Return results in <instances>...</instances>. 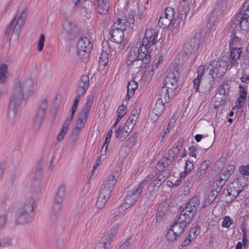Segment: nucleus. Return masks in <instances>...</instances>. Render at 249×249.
<instances>
[{
    "label": "nucleus",
    "mask_w": 249,
    "mask_h": 249,
    "mask_svg": "<svg viewBox=\"0 0 249 249\" xmlns=\"http://www.w3.org/2000/svg\"><path fill=\"white\" fill-rule=\"evenodd\" d=\"M159 33L151 28L146 30L142 41L130 48L128 53L126 65L129 70L135 71L150 60L151 46L157 41Z\"/></svg>",
    "instance_id": "f257e3e1"
},
{
    "label": "nucleus",
    "mask_w": 249,
    "mask_h": 249,
    "mask_svg": "<svg viewBox=\"0 0 249 249\" xmlns=\"http://www.w3.org/2000/svg\"><path fill=\"white\" fill-rule=\"evenodd\" d=\"M36 83L31 79L17 80L14 85L12 96L7 112V118L12 124H14L18 117L21 104L25 101V93L33 91Z\"/></svg>",
    "instance_id": "f03ea898"
},
{
    "label": "nucleus",
    "mask_w": 249,
    "mask_h": 249,
    "mask_svg": "<svg viewBox=\"0 0 249 249\" xmlns=\"http://www.w3.org/2000/svg\"><path fill=\"white\" fill-rule=\"evenodd\" d=\"M228 66L229 64L225 60H220L219 58L211 61L208 66H200L197 70V77L193 80V87L196 92L199 91L200 83L205 75L207 77L208 82L206 89L210 90L214 83L213 74L217 77H221L226 72Z\"/></svg>",
    "instance_id": "7ed1b4c3"
},
{
    "label": "nucleus",
    "mask_w": 249,
    "mask_h": 249,
    "mask_svg": "<svg viewBox=\"0 0 249 249\" xmlns=\"http://www.w3.org/2000/svg\"><path fill=\"white\" fill-rule=\"evenodd\" d=\"M34 200L31 197L21 201L15 217L16 223L25 225L31 222L32 217L31 213L34 209Z\"/></svg>",
    "instance_id": "20e7f679"
},
{
    "label": "nucleus",
    "mask_w": 249,
    "mask_h": 249,
    "mask_svg": "<svg viewBox=\"0 0 249 249\" xmlns=\"http://www.w3.org/2000/svg\"><path fill=\"white\" fill-rule=\"evenodd\" d=\"M179 78L178 66L176 64H174L167 71L163 85L170 89V91H175L178 87Z\"/></svg>",
    "instance_id": "39448f33"
},
{
    "label": "nucleus",
    "mask_w": 249,
    "mask_h": 249,
    "mask_svg": "<svg viewBox=\"0 0 249 249\" xmlns=\"http://www.w3.org/2000/svg\"><path fill=\"white\" fill-rule=\"evenodd\" d=\"M144 183V181L142 182L135 186L132 190L128 192L124 202L121 206L122 208L127 209L135 204L140 197Z\"/></svg>",
    "instance_id": "423d86ee"
},
{
    "label": "nucleus",
    "mask_w": 249,
    "mask_h": 249,
    "mask_svg": "<svg viewBox=\"0 0 249 249\" xmlns=\"http://www.w3.org/2000/svg\"><path fill=\"white\" fill-rule=\"evenodd\" d=\"M65 193L66 188L64 185H61L59 187L56 194L52 208L51 216L55 217L61 209Z\"/></svg>",
    "instance_id": "0eeeda50"
},
{
    "label": "nucleus",
    "mask_w": 249,
    "mask_h": 249,
    "mask_svg": "<svg viewBox=\"0 0 249 249\" xmlns=\"http://www.w3.org/2000/svg\"><path fill=\"white\" fill-rule=\"evenodd\" d=\"M47 106L48 100L47 99H43L39 104L35 124L33 126V130L36 132H37L40 128Z\"/></svg>",
    "instance_id": "6e6552de"
},
{
    "label": "nucleus",
    "mask_w": 249,
    "mask_h": 249,
    "mask_svg": "<svg viewBox=\"0 0 249 249\" xmlns=\"http://www.w3.org/2000/svg\"><path fill=\"white\" fill-rule=\"evenodd\" d=\"M175 12L171 7L165 9L164 13L162 14L158 21V25L162 28L168 27L174 18Z\"/></svg>",
    "instance_id": "1a4fd4ad"
},
{
    "label": "nucleus",
    "mask_w": 249,
    "mask_h": 249,
    "mask_svg": "<svg viewBox=\"0 0 249 249\" xmlns=\"http://www.w3.org/2000/svg\"><path fill=\"white\" fill-rule=\"evenodd\" d=\"M92 45L87 37H81L77 44V53L79 57H87L90 51Z\"/></svg>",
    "instance_id": "9d476101"
},
{
    "label": "nucleus",
    "mask_w": 249,
    "mask_h": 249,
    "mask_svg": "<svg viewBox=\"0 0 249 249\" xmlns=\"http://www.w3.org/2000/svg\"><path fill=\"white\" fill-rule=\"evenodd\" d=\"M119 175L120 174L118 172H112L111 174L108 175L107 178L101 191L110 195Z\"/></svg>",
    "instance_id": "9b49d317"
},
{
    "label": "nucleus",
    "mask_w": 249,
    "mask_h": 249,
    "mask_svg": "<svg viewBox=\"0 0 249 249\" xmlns=\"http://www.w3.org/2000/svg\"><path fill=\"white\" fill-rule=\"evenodd\" d=\"M236 23L233 24L232 26L239 24L240 27L242 30L247 31L249 29V17L245 15L244 12H242V7L236 17Z\"/></svg>",
    "instance_id": "f8f14e48"
},
{
    "label": "nucleus",
    "mask_w": 249,
    "mask_h": 249,
    "mask_svg": "<svg viewBox=\"0 0 249 249\" xmlns=\"http://www.w3.org/2000/svg\"><path fill=\"white\" fill-rule=\"evenodd\" d=\"M200 200L197 197H193L188 203L187 206L183 209L185 213L194 216L199 205Z\"/></svg>",
    "instance_id": "ddd939ff"
},
{
    "label": "nucleus",
    "mask_w": 249,
    "mask_h": 249,
    "mask_svg": "<svg viewBox=\"0 0 249 249\" xmlns=\"http://www.w3.org/2000/svg\"><path fill=\"white\" fill-rule=\"evenodd\" d=\"M97 12L105 16V20L108 17V10L109 7V0H96Z\"/></svg>",
    "instance_id": "4468645a"
},
{
    "label": "nucleus",
    "mask_w": 249,
    "mask_h": 249,
    "mask_svg": "<svg viewBox=\"0 0 249 249\" xmlns=\"http://www.w3.org/2000/svg\"><path fill=\"white\" fill-rule=\"evenodd\" d=\"M111 36L110 40L116 43H121L124 38V31L112 28L110 33Z\"/></svg>",
    "instance_id": "2eb2a0df"
},
{
    "label": "nucleus",
    "mask_w": 249,
    "mask_h": 249,
    "mask_svg": "<svg viewBox=\"0 0 249 249\" xmlns=\"http://www.w3.org/2000/svg\"><path fill=\"white\" fill-rule=\"evenodd\" d=\"M242 51L241 48L233 47L231 51V55L229 58L231 67H236L238 65L236 60L238 59L241 55Z\"/></svg>",
    "instance_id": "dca6fc26"
},
{
    "label": "nucleus",
    "mask_w": 249,
    "mask_h": 249,
    "mask_svg": "<svg viewBox=\"0 0 249 249\" xmlns=\"http://www.w3.org/2000/svg\"><path fill=\"white\" fill-rule=\"evenodd\" d=\"M17 17L12 20L11 24L8 27L6 32H8L11 29L13 28V34L18 36L21 31V29L24 24L22 20L18 21L17 20Z\"/></svg>",
    "instance_id": "f3484780"
},
{
    "label": "nucleus",
    "mask_w": 249,
    "mask_h": 249,
    "mask_svg": "<svg viewBox=\"0 0 249 249\" xmlns=\"http://www.w3.org/2000/svg\"><path fill=\"white\" fill-rule=\"evenodd\" d=\"M193 216L191 214H189L187 213H185V211L182 210L181 211L179 214L178 215L176 220L187 226L191 221Z\"/></svg>",
    "instance_id": "a211bd4d"
},
{
    "label": "nucleus",
    "mask_w": 249,
    "mask_h": 249,
    "mask_svg": "<svg viewBox=\"0 0 249 249\" xmlns=\"http://www.w3.org/2000/svg\"><path fill=\"white\" fill-rule=\"evenodd\" d=\"M110 196V195L101 191L96 203L97 208L101 209L104 208Z\"/></svg>",
    "instance_id": "6ab92c4d"
},
{
    "label": "nucleus",
    "mask_w": 249,
    "mask_h": 249,
    "mask_svg": "<svg viewBox=\"0 0 249 249\" xmlns=\"http://www.w3.org/2000/svg\"><path fill=\"white\" fill-rule=\"evenodd\" d=\"M174 93L175 91L171 92L170 89L163 85L158 91L159 96L160 97V98L158 99H161L162 101L164 100L165 102H167L169 100L170 96L174 95Z\"/></svg>",
    "instance_id": "aec40b11"
},
{
    "label": "nucleus",
    "mask_w": 249,
    "mask_h": 249,
    "mask_svg": "<svg viewBox=\"0 0 249 249\" xmlns=\"http://www.w3.org/2000/svg\"><path fill=\"white\" fill-rule=\"evenodd\" d=\"M103 45V53L101 55L99 58V63L101 65L105 66L108 62V53L107 49L108 48V43L107 41H104L102 43Z\"/></svg>",
    "instance_id": "412c9836"
},
{
    "label": "nucleus",
    "mask_w": 249,
    "mask_h": 249,
    "mask_svg": "<svg viewBox=\"0 0 249 249\" xmlns=\"http://www.w3.org/2000/svg\"><path fill=\"white\" fill-rule=\"evenodd\" d=\"M88 117L83 114L79 113L78 118L75 124L74 132L77 131L78 132L85 126V123L87 122Z\"/></svg>",
    "instance_id": "4be33fe9"
},
{
    "label": "nucleus",
    "mask_w": 249,
    "mask_h": 249,
    "mask_svg": "<svg viewBox=\"0 0 249 249\" xmlns=\"http://www.w3.org/2000/svg\"><path fill=\"white\" fill-rule=\"evenodd\" d=\"M9 75L8 66L4 63H1L0 64V83H5L8 78Z\"/></svg>",
    "instance_id": "5701e85b"
},
{
    "label": "nucleus",
    "mask_w": 249,
    "mask_h": 249,
    "mask_svg": "<svg viewBox=\"0 0 249 249\" xmlns=\"http://www.w3.org/2000/svg\"><path fill=\"white\" fill-rule=\"evenodd\" d=\"M131 131L129 128L125 129L120 126L115 131V137L117 138H119L121 141H123Z\"/></svg>",
    "instance_id": "b1692460"
},
{
    "label": "nucleus",
    "mask_w": 249,
    "mask_h": 249,
    "mask_svg": "<svg viewBox=\"0 0 249 249\" xmlns=\"http://www.w3.org/2000/svg\"><path fill=\"white\" fill-rule=\"evenodd\" d=\"M89 86V77L87 75H83L81 76L79 87L77 89L82 91V93H85Z\"/></svg>",
    "instance_id": "393cba45"
},
{
    "label": "nucleus",
    "mask_w": 249,
    "mask_h": 249,
    "mask_svg": "<svg viewBox=\"0 0 249 249\" xmlns=\"http://www.w3.org/2000/svg\"><path fill=\"white\" fill-rule=\"evenodd\" d=\"M164 109V105L161 99H158L153 109L152 113L155 115L157 117L162 113Z\"/></svg>",
    "instance_id": "a878e982"
},
{
    "label": "nucleus",
    "mask_w": 249,
    "mask_h": 249,
    "mask_svg": "<svg viewBox=\"0 0 249 249\" xmlns=\"http://www.w3.org/2000/svg\"><path fill=\"white\" fill-rule=\"evenodd\" d=\"M93 100H94V96H89L87 100L86 103L84 105L83 109H82V110H81L79 112V113H80V114L83 113L87 117H88L89 115L90 109L91 108V106L93 104Z\"/></svg>",
    "instance_id": "bb28decb"
},
{
    "label": "nucleus",
    "mask_w": 249,
    "mask_h": 249,
    "mask_svg": "<svg viewBox=\"0 0 249 249\" xmlns=\"http://www.w3.org/2000/svg\"><path fill=\"white\" fill-rule=\"evenodd\" d=\"M237 188H238L237 183H231L228 188V195L231 196L234 198H236L241 191Z\"/></svg>",
    "instance_id": "cd10ccee"
},
{
    "label": "nucleus",
    "mask_w": 249,
    "mask_h": 249,
    "mask_svg": "<svg viewBox=\"0 0 249 249\" xmlns=\"http://www.w3.org/2000/svg\"><path fill=\"white\" fill-rule=\"evenodd\" d=\"M186 227L185 225L177 222L176 220H175L173 224L170 226V228H172L177 233V234L179 235L184 232Z\"/></svg>",
    "instance_id": "c85d7f7f"
},
{
    "label": "nucleus",
    "mask_w": 249,
    "mask_h": 249,
    "mask_svg": "<svg viewBox=\"0 0 249 249\" xmlns=\"http://www.w3.org/2000/svg\"><path fill=\"white\" fill-rule=\"evenodd\" d=\"M127 26H128L126 23V20L119 18L117 21L114 23L112 28L124 31L125 30Z\"/></svg>",
    "instance_id": "c756f323"
},
{
    "label": "nucleus",
    "mask_w": 249,
    "mask_h": 249,
    "mask_svg": "<svg viewBox=\"0 0 249 249\" xmlns=\"http://www.w3.org/2000/svg\"><path fill=\"white\" fill-rule=\"evenodd\" d=\"M138 85L134 81H130L127 85V97L129 100L134 94L135 89L137 88Z\"/></svg>",
    "instance_id": "7c9ffc66"
},
{
    "label": "nucleus",
    "mask_w": 249,
    "mask_h": 249,
    "mask_svg": "<svg viewBox=\"0 0 249 249\" xmlns=\"http://www.w3.org/2000/svg\"><path fill=\"white\" fill-rule=\"evenodd\" d=\"M119 227V223H115L107 232L106 236L108 239H112L117 234L118 231V228Z\"/></svg>",
    "instance_id": "2f4dec72"
},
{
    "label": "nucleus",
    "mask_w": 249,
    "mask_h": 249,
    "mask_svg": "<svg viewBox=\"0 0 249 249\" xmlns=\"http://www.w3.org/2000/svg\"><path fill=\"white\" fill-rule=\"evenodd\" d=\"M75 27L74 22L71 19H67L63 25V30L66 33L71 34Z\"/></svg>",
    "instance_id": "473e14b6"
},
{
    "label": "nucleus",
    "mask_w": 249,
    "mask_h": 249,
    "mask_svg": "<svg viewBox=\"0 0 249 249\" xmlns=\"http://www.w3.org/2000/svg\"><path fill=\"white\" fill-rule=\"evenodd\" d=\"M195 140L197 142H200L201 139H204L203 140V142H205L206 143V144L205 146V148L208 149L209 147H211L213 145V141L212 139H211L209 141V142H207V140L206 138H205V137L202 135L200 134H197L195 137Z\"/></svg>",
    "instance_id": "72a5a7b5"
},
{
    "label": "nucleus",
    "mask_w": 249,
    "mask_h": 249,
    "mask_svg": "<svg viewBox=\"0 0 249 249\" xmlns=\"http://www.w3.org/2000/svg\"><path fill=\"white\" fill-rule=\"evenodd\" d=\"M179 235L177 234V233L175 232L172 228H169L168 232L166 234V238L167 240L170 241H173L175 240Z\"/></svg>",
    "instance_id": "f704fd0d"
},
{
    "label": "nucleus",
    "mask_w": 249,
    "mask_h": 249,
    "mask_svg": "<svg viewBox=\"0 0 249 249\" xmlns=\"http://www.w3.org/2000/svg\"><path fill=\"white\" fill-rule=\"evenodd\" d=\"M138 116L130 115L126 121V125L129 127V129L131 130L133 129V127L138 119Z\"/></svg>",
    "instance_id": "c9c22d12"
},
{
    "label": "nucleus",
    "mask_w": 249,
    "mask_h": 249,
    "mask_svg": "<svg viewBox=\"0 0 249 249\" xmlns=\"http://www.w3.org/2000/svg\"><path fill=\"white\" fill-rule=\"evenodd\" d=\"M45 40V35L43 34L40 35V36L38 39V40L37 41V50L39 52H41L42 51L44 46V42Z\"/></svg>",
    "instance_id": "e433bc0d"
},
{
    "label": "nucleus",
    "mask_w": 249,
    "mask_h": 249,
    "mask_svg": "<svg viewBox=\"0 0 249 249\" xmlns=\"http://www.w3.org/2000/svg\"><path fill=\"white\" fill-rule=\"evenodd\" d=\"M223 176H224V178H222V181H220V187H222L225 184L226 181L229 178L230 176L231 173L229 172H226L225 170L222 171L220 173Z\"/></svg>",
    "instance_id": "4c0bfd02"
},
{
    "label": "nucleus",
    "mask_w": 249,
    "mask_h": 249,
    "mask_svg": "<svg viewBox=\"0 0 249 249\" xmlns=\"http://www.w3.org/2000/svg\"><path fill=\"white\" fill-rule=\"evenodd\" d=\"M73 116L74 115H72L71 114L69 116L67 117L64 124H63L62 127L61 129L65 130L67 132L68 131L69 125L73 119Z\"/></svg>",
    "instance_id": "58836bf2"
},
{
    "label": "nucleus",
    "mask_w": 249,
    "mask_h": 249,
    "mask_svg": "<svg viewBox=\"0 0 249 249\" xmlns=\"http://www.w3.org/2000/svg\"><path fill=\"white\" fill-rule=\"evenodd\" d=\"M12 244V240L9 237L5 238L0 240V248H5L10 246Z\"/></svg>",
    "instance_id": "ea45409f"
},
{
    "label": "nucleus",
    "mask_w": 249,
    "mask_h": 249,
    "mask_svg": "<svg viewBox=\"0 0 249 249\" xmlns=\"http://www.w3.org/2000/svg\"><path fill=\"white\" fill-rule=\"evenodd\" d=\"M239 170L240 173L244 176L249 175V164L246 165H241L239 167Z\"/></svg>",
    "instance_id": "a19ab883"
},
{
    "label": "nucleus",
    "mask_w": 249,
    "mask_h": 249,
    "mask_svg": "<svg viewBox=\"0 0 249 249\" xmlns=\"http://www.w3.org/2000/svg\"><path fill=\"white\" fill-rule=\"evenodd\" d=\"M232 220L229 216H225L223 218V220L222 223V226L223 227L229 228L232 224Z\"/></svg>",
    "instance_id": "79ce46f5"
},
{
    "label": "nucleus",
    "mask_w": 249,
    "mask_h": 249,
    "mask_svg": "<svg viewBox=\"0 0 249 249\" xmlns=\"http://www.w3.org/2000/svg\"><path fill=\"white\" fill-rule=\"evenodd\" d=\"M110 245L109 242L99 243L95 248V249H107Z\"/></svg>",
    "instance_id": "37998d69"
},
{
    "label": "nucleus",
    "mask_w": 249,
    "mask_h": 249,
    "mask_svg": "<svg viewBox=\"0 0 249 249\" xmlns=\"http://www.w3.org/2000/svg\"><path fill=\"white\" fill-rule=\"evenodd\" d=\"M27 14L28 10L27 9H25L19 17H16L17 18V20L18 21L22 20V21L24 23Z\"/></svg>",
    "instance_id": "c03bdc74"
},
{
    "label": "nucleus",
    "mask_w": 249,
    "mask_h": 249,
    "mask_svg": "<svg viewBox=\"0 0 249 249\" xmlns=\"http://www.w3.org/2000/svg\"><path fill=\"white\" fill-rule=\"evenodd\" d=\"M126 113V107L124 105L120 106L118 110L117 113L118 115L124 116Z\"/></svg>",
    "instance_id": "a18cd8bd"
},
{
    "label": "nucleus",
    "mask_w": 249,
    "mask_h": 249,
    "mask_svg": "<svg viewBox=\"0 0 249 249\" xmlns=\"http://www.w3.org/2000/svg\"><path fill=\"white\" fill-rule=\"evenodd\" d=\"M239 88H240V94H239V97H240V98H241V99L246 100V98L247 97V92H246L245 88L241 85L239 86Z\"/></svg>",
    "instance_id": "49530a36"
},
{
    "label": "nucleus",
    "mask_w": 249,
    "mask_h": 249,
    "mask_svg": "<svg viewBox=\"0 0 249 249\" xmlns=\"http://www.w3.org/2000/svg\"><path fill=\"white\" fill-rule=\"evenodd\" d=\"M207 196H208V198H206V199H207V201L206 200V203L208 202L209 204L212 203L214 199V198L213 197V192H211V191L207 192V194L205 195V197Z\"/></svg>",
    "instance_id": "de8ad7c7"
},
{
    "label": "nucleus",
    "mask_w": 249,
    "mask_h": 249,
    "mask_svg": "<svg viewBox=\"0 0 249 249\" xmlns=\"http://www.w3.org/2000/svg\"><path fill=\"white\" fill-rule=\"evenodd\" d=\"M231 41L230 44L231 46L236 45V43L239 42L240 40V38L234 34H232L231 36Z\"/></svg>",
    "instance_id": "09e8293b"
},
{
    "label": "nucleus",
    "mask_w": 249,
    "mask_h": 249,
    "mask_svg": "<svg viewBox=\"0 0 249 249\" xmlns=\"http://www.w3.org/2000/svg\"><path fill=\"white\" fill-rule=\"evenodd\" d=\"M168 157H167L166 159L167 161H169V162H171L173 160H174L175 157L177 156L176 154H175L172 150L171 149L169 150L168 152Z\"/></svg>",
    "instance_id": "8fccbe9b"
},
{
    "label": "nucleus",
    "mask_w": 249,
    "mask_h": 249,
    "mask_svg": "<svg viewBox=\"0 0 249 249\" xmlns=\"http://www.w3.org/2000/svg\"><path fill=\"white\" fill-rule=\"evenodd\" d=\"M67 132H68L67 131L61 129L60 133H59V134L58 135V136L56 138L57 141L60 142V141H62L63 140V139L64 138V137L66 135Z\"/></svg>",
    "instance_id": "3c124183"
},
{
    "label": "nucleus",
    "mask_w": 249,
    "mask_h": 249,
    "mask_svg": "<svg viewBox=\"0 0 249 249\" xmlns=\"http://www.w3.org/2000/svg\"><path fill=\"white\" fill-rule=\"evenodd\" d=\"M194 168V164L193 162H192L190 160H187L186 161L185 166V170L187 172H190Z\"/></svg>",
    "instance_id": "603ef678"
},
{
    "label": "nucleus",
    "mask_w": 249,
    "mask_h": 249,
    "mask_svg": "<svg viewBox=\"0 0 249 249\" xmlns=\"http://www.w3.org/2000/svg\"><path fill=\"white\" fill-rule=\"evenodd\" d=\"M210 161L209 160H205L203 161V162L201 163L200 168L202 170H204L206 171V170L208 168L209 165L210 164Z\"/></svg>",
    "instance_id": "864d4df0"
},
{
    "label": "nucleus",
    "mask_w": 249,
    "mask_h": 249,
    "mask_svg": "<svg viewBox=\"0 0 249 249\" xmlns=\"http://www.w3.org/2000/svg\"><path fill=\"white\" fill-rule=\"evenodd\" d=\"M245 100L242 99L238 97L236 102V106L237 108H241L243 107Z\"/></svg>",
    "instance_id": "5fc2aeb1"
},
{
    "label": "nucleus",
    "mask_w": 249,
    "mask_h": 249,
    "mask_svg": "<svg viewBox=\"0 0 249 249\" xmlns=\"http://www.w3.org/2000/svg\"><path fill=\"white\" fill-rule=\"evenodd\" d=\"M112 132L113 131L112 129H110L108 131L106 138L105 142L104 143V146H105L106 145H108V144L110 142V138L112 134Z\"/></svg>",
    "instance_id": "6e6d98bb"
},
{
    "label": "nucleus",
    "mask_w": 249,
    "mask_h": 249,
    "mask_svg": "<svg viewBox=\"0 0 249 249\" xmlns=\"http://www.w3.org/2000/svg\"><path fill=\"white\" fill-rule=\"evenodd\" d=\"M130 243L129 241L126 240L124 241L120 247L119 249H130Z\"/></svg>",
    "instance_id": "4d7b16f0"
},
{
    "label": "nucleus",
    "mask_w": 249,
    "mask_h": 249,
    "mask_svg": "<svg viewBox=\"0 0 249 249\" xmlns=\"http://www.w3.org/2000/svg\"><path fill=\"white\" fill-rule=\"evenodd\" d=\"M125 20L126 23L128 26L134 22V19L132 15H129Z\"/></svg>",
    "instance_id": "13d9d810"
},
{
    "label": "nucleus",
    "mask_w": 249,
    "mask_h": 249,
    "mask_svg": "<svg viewBox=\"0 0 249 249\" xmlns=\"http://www.w3.org/2000/svg\"><path fill=\"white\" fill-rule=\"evenodd\" d=\"M78 103H79L78 102L75 101L74 100V102H73L72 107L71 108V114L72 115H74V114L77 109V107Z\"/></svg>",
    "instance_id": "bf43d9fd"
},
{
    "label": "nucleus",
    "mask_w": 249,
    "mask_h": 249,
    "mask_svg": "<svg viewBox=\"0 0 249 249\" xmlns=\"http://www.w3.org/2000/svg\"><path fill=\"white\" fill-rule=\"evenodd\" d=\"M196 148L195 146H192L189 148V155L195 158H196V155L195 154V151H196Z\"/></svg>",
    "instance_id": "052dcab7"
},
{
    "label": "nucleus",
    "mask_w": 249,
    "mask_h": 249,
    "mask_svg": "<svg viewBox=\"0 0 249 249\" xmlns=\"http://www.w3.org/2000/svg\"><path fill=\"white\" fill-rule=\"evenodd\" d=\"M218 92L219 94L225 96L226 94V91L225 89L224 85H220L218 89Z\"/></svg>",
    "instance_id": "680f3d73"
},
{
    "label": "nucleus",
    "mask_w": 249,
    "mask_h": 249,
    "mask_svg": "<svg viewBox=\"0 0 249 249\" xmlns=\"http://www.w3.org/2000/svg\"><path fill=\"white\" fill-rule=\"evenodd\" d=\"M190 236L188 235L186 238L184 239V240L182 242L181 246L182 247L186 246L188 245L190 243Z\"/></svg>",
    "instance_id": "e2e57ef3"
},
{
    "label": "nucleus",
    "mask_w": 249,
    "mask_h": 249,
    "mask_svg": "<svg viewBox=\"0 0 249 249\" xmlns=\"http://www.w3.org/2000/svg\"><path fill=\"white\" fill-rule=\"evenodd\" d=\"M85 94V93H82V91H80L77 89V95L76 97L74 99L75 101L79 102L81 97Z\"/></svg>",
    "instance_id": "0e129e2a"
},
{
    "label": "nucleus",
    "mask_w": 249,
    "mask_h": 249,
    "mask_svg": "<svg viewBox=\"0 0 249 249\" xmlns=\"http://www.w3.org/2000/svg\"><path fill=\"white\" fill-rule=\"evenodd\" d=\"M216 237V234L215 232L212 233L210 235L209 243L211 244L214 243L215 241Z\"/></svg>",
    "instance_id": "69168bd1"
},
{
    "label": "nucleus",
    "mask_w": 249,
    "mask_h": 249,
    "mask_svg": "<svg viewBox=\"0 0 249 249\" xmlns=\"http://www.w3.org/2000/svg\"><path fill=\"white\" fill-rule=\"evenodd\" d=\"M206 171L204 170H202L201 169H199V170L198 171L197 173V176L199 178H203L205 175L206 174Z\"/></svg>",
    "instance_id": "338daca9"
},
{
    "label": "nucleus",
    "mask_w": 249,
    "mask_h": 249,
    "mask_svg": "<svg viewBox=\"0 0 249 249\" xmlns=\"http://www.w3.org/2000/svg\"><path fill=\"white\" fill-rule=\"evenodd\" d=\"M165 181V178L164 177H160V176H158L156 178L155 180V182H156L158 184H161L162 182H164Z\"/></svg>",
    "instance_id": "774afa93"
}]
</instances>
